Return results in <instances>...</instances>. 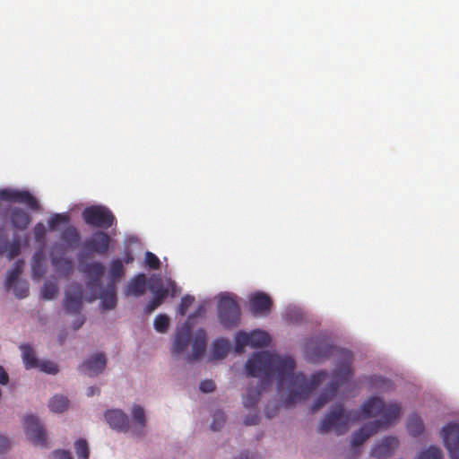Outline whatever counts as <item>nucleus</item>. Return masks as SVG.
Segmentation results:
<instances>
[{
	"mask_svg": "<svg viewBox=\"0 0 459 459\" xmlns=\"http://www.w3.org/2000/svg\"><path fill=\"white\" fill-rule=\"evenodd\" d=\"M195 298L190 295H186L181 299L178 306V312L181 316H185L188 310V307L194 303Z\"/></svg>",
	"mask_w": 459,
	"mask_h": 459,
	"instance_id": "43",
	"label": "nucleus"
},
{
	"mask_svg": "<svg viewBox=\"0 0 459 459\" xmlns=\"http://www.w3.org/2000/svg\"><path fill=\"white\" fill-rule=\"evenodd\" d=\"M247 375L259 377L255 387H248L243 403L246 408H254L260 396L272 384L276 374L278 392L286 390V395L281 394L286 407L306 400L326 378L325 371H318L307 378L301 373H294L295 361L290 357H281L269 351L254 353L245 365Z\"/></svg>",
	"mask_w": 459,
	"mask_h": 459,
	"instance_id": "1",
	"label": "nucleus"
},
{
	"mask_svg": "<svg viewBox=\"0 0 459 459\" xmlns=\"http://www.w3.org/2000/svg\"><path fill=\"white\" fill-rule=\"evenodd\" d=\"M58 292V287L56 282L47 281L41 290L42 296L45 299H52Z\"/></svg>",
	"mask_w": 459,
	"mask_h": 459,
	"instance_id": "36",
	"label": "nucleus"
},
{
	"mask_svg": "<svg viewBox=\"0 0 459 459\" xmlns=\"http://www.w3.org/2000/svg\"><path fill=\"white\" fill-rule=\"evenodd\" d=\"M250 309L255 316H267L271 312L273 301L264 292H255L249 297Z\"/></svg>",
	"mask_w": 459,
	"mask_h": 459,
	"instance_id": "12",
	"label": "nucleus"
},
{
	"mask_svg": "<svg viewBox=\"0 0 459 459\" xmlns=\"http://www.w3.org/2000/svg\"><path fill=\"white\" fill-rule=\"evenodd\" d=\"M30 204V207L31 209H37L39 207V203H36V202H33V203H28Z\"/></svg>",
	"mask_w": 459,
	"mask_h": 459,
	"instance_id": "60",
	"label": "nucleus"
},
{
	"mask_svg": "<svg viewBox=\"0 0 459 459\" xmlns=\"http://www.w3.org/2000/svg\"><path fill=\"white\" fill-rule=\"evenodd\" d=\"M52 265L56 271L62 276L67 277L73 273V263L71 260L64 257H53Z\"/></svg>",
	"mask_w": 459,
	"mask_h": 459,
	"instance_id": "24",
	"label": "nucleus"
},
{
	"mask_svg": "<svg viewBox=\"0 0 459 459\" xmlns=\"http://www.w3.org/2000/svg\"><path fill=\"white\" fill-rule=\"evenodd\" d=\"M235 341L236 352L241 353L246 346L250 345L249 333L240 331L237 333Z\"/></svg>",
	"mask_w": 459,
	"mask_h": 459,
	"instance_id": "35",
	"label": "nucleus"
},
{
	"mask_svg": "<svg viewBox=\"0 0 459 459\" xmlns=\"http://www.w3.org/2000/svg\"><path fill=\"white\" fill-rule=\"evenodd\" d=\"M361 418V410L346 411L342 403L331 406L318 426V433L325 434L333 430L336 435H344L350 429V423Z\"/></svg>",
	"mask_w": 459,
	"mask_h": 459,
	"instance_id": "5",
	"label": "nucleus"
},
{
	"mask_svg": "<svg viewBox=\"0 0 459 459\" xmlns=\"http://www.w3.org/2000/svg\"><path fill=\"white\" fill-rule=\"evenodd\" d=\"M37 368L47 374L56 375L58 373V366L51 360H39Z\"/></svg>",
	"mask_w": 459,
	"mask_h": 459,
	"instance_id": "38",
	"label": "nucleus"
},
{
	"mask_svg": "<svg viewBox=\"0 0 459 459\" xmlns=\"http://www.w3.org/2000/svg\"><path fill=\"white\" fill-rule=\"evenodd\" d=\"M9 446H10L9 440L4 436H0V454L6 451L9 448Z\"/></svg>",
	"mask_w": 459,
	"mask_h": 459,
	"instance_id": "52",
	"label": "nucleus"
},
{
	"mask_svg": "<svg viewBox=\"0 0 459 459\" xmlns=\"http://www.w3.org/2000/svg\"><path fill=\"white\" fill-rule=\"evenodd\" d=\"M259 422V415L257 412L248 414L245 420L244 424L246 426L256 425Z\"/></svg>",
	"mask_w": 459,
	"mask_h": 459,
	"instance_id": "49",
	"label": "nucleus"
},
{
	"mask_svg": "<svg viewBox=\"0 0 459 459\" xmlns=\"http://www.w3.org/2000/svg\"><path fill=\"white\" fill-rule=\"evenodd\" d=\"M106 364L107 359L105 355L102 353H96L84 361L80 368L90 377H95L104 370Z\"/></svg>",
	"mask_w": 459,
	"mask_h": 459,
	"instance_id": "17",
	"label": "nucleus"
},
{
	"mask_svg": "<svg viewBox=\"0 0 459 459\" xmlns=\"http://www.w3.org/2000/svg\"><path fill=\"white\" fill-rule=\"evenodd\" d=\"M82 272L87 276V287L90 290V296L86 299L88 302L100 299L103 310H113L117 305V284L125 275L126 269L123 261L114 258L110 261L108 268V281L102 286L100 280L105 273V267L100 262L87 263L83 265Z\"/></svg>",
	"mask_w": 459,
	"mask_h": 459,
	"instance_id": "2",
	"label": "nucleus"
},
{
	"mask_svg": "<svg viewBox=\"0 0 459 459\" xmlns=\"http://www.w3.org/2000/svg\"><path fill=\"white\" fill-rule=\"evenodd\" d=\"M69 404V401L63 395H55L48 403L49 409L54 412L61 413L65 411Z\"/></svg>",
	"mask_w": 459,
	"mask_h": 459,
	"instance_id": "29",
	"label": "nucleus"
},
{
	"mask_svg": "<svg viewBox=\"0 0 459 459\" xmlns=\"http://www.w3.org/2000/svg\"><path fill=\"white\" fill-rule=\"evenodd\" d=\"M145 264L147 266H149L151 269L157 270L160 268V259L156 255L153 253L147 251L145 253V258H144Z\"/></svg>",
	"mask_w": 459,
	"mask_h": 459,
	"instance_id": "42",
	"label": "nucleus"
},
{
	"mask_svg": "<svg viewBox=\"0 0 459 459\" xmlns=\"http://www.w3.org/2000/svg\"><path fill=\"white\" fill-rule=\"evenodd\" d=\"M407 429L414 437L421 435L424 431V423L422 419L417 414L411 415L408 419Z\"/></svg>",
	"mask_w": 459,
	"mask_h": 459,
	"instance_id": "27",
	"label": "nucleus"
},
{
	"mask_svg": "<svg viewBox=\"0 0 459 459\" xmlns=\"http://www.w3.org/2000/svg\"><path fill=\"white\" fill-rule=\"evenodd\" d=\"M218 319L224 328L231 329L240 322L241 311L237 296L222 292L218 296Z\"/></svg>",
	"mask_w": 459,
	"mask_h": 459,
	"instance_id": "6",
	"label": "nucleus"
},
{
	"mask_svg": "<svg viewBox=\"0 0 459 459\" xmlns=\"http://www.w3.org/2000/svg\"><path fill=\"white\" fill-rule=\"evenodd\" d=\"M61 238L68 246H74L79 242L80 236L77 230L74 227L68 226L63 230Z\"/></svg>",
	"mask_w": 459,
	"mask_h": 459,
	"instance_id": "31",
	"label": "nucleus"
},
{
	"mask_svg": "<svg viewBox=\"0 0 459 459\" xmlns=\"http://www.w3.org/2000/svg\"><path fill=\"white\" fill-rule=\"evenodd\" d=\"M333 350V345L330 339L326 337L316 336L309 339L305 345V353L308 360L313 363L328 359Z\"/></svg>",
	"mask_w": 459,
	"mask_h": 459,
	"instance_id": "7",
	"label": "nucleus"
},
{
	"mask_svg": "<svg viewBox=\"0 0 459 459\" xmlns=\"http://www.w3.org/2000/svg\"><path fill=\"white\" fill-rule=\"evenodd\" d=\"M399 441L394 437H386L380 443L375 445L371 450V455L376 458H386L391 456L397 448Z\"/></svg>",
	"mask_w": 459,
	"mask_h": 459,
	"instance_id": "16",
	"label": "nucleus"
},
{
	"mask_svg": "<svg viewBox=\"0 0 459 459\" xmlns=\"http://www.w3.org/2000/svg\"><path fill=\"white\" fill-rule=\"evenodd\" d=\"M441 435L450 457L459 459V423H448L442 429Z\"/></svg>",
	"mask_w": 459,
	"mask_h": 459,
	"instance_id": "9",
	"label": "nucleus"
},
{
	"mask_svg": "<svg viewBox=\"0 0 459 459\" xmlns=\"http://www.w3.org/2000/svg\"><path fill=\"white\" fill-rule=\"evenodd\" d=\"M207 336L204 329H198L192 342V353L187 355L186 360L192 363L199 359L206 351Z\"/></svg>",
	"mask_w": 459,
	"mask_h": 459,
	"instance_id": "15",
	"label": "nucleus"
},
{
	"mask_svg": "<svg viewBox=\"0 0 459 459\" xmlns=\"http://www.w3.org/2000/svg\"><path fill=\"white\" fill-rule=\"evenodd\" d=\"M132 416L140 427L139 430L134 429V432L135 435H141L145 427L146 422L145 413L143 407H141L140 405H134L132 409Z\"/></svg>",
	"mask_w": 459,
	"mask_h": 459,
	"instance_id": "30",
	"label": "nucleus"
},
{
	"mask_svg": "<svg viewBox=\"0 0 459 459\" xmlns=\"http://www.w3.org/2000/svg\"><path fill=\"white\" fill-rule=\"evenodd\" d=\"M123 263L129 264L134 262V256L129 250L125 251Z\"/></svg>",
	"mask_w": 459,
	"mask_h": 459,
	"instance_id": "55",
	"label": "nucleus"
},
{
	"mask_svg": "<svg viewBox=\"0 0 459 459\" xmlns=\"http://www.w3.org/2000/svg\"><path fill=\"white\" fill-rule=\"evenodd\" d=\"M12 287H13V292L16 297L23 299L29 294V284L27 281H17Z\"/></svg>",
	"mask_w": 459,
	"mask_h": 459,
	"instance_id": "39",
	"label": "nucleus"
},
{
	"mask_svg": "<svg viewBox=\"0 0 459 459\" xmlns=\"http://www.w3.org/2000/svg\"><path fill=\"white\" fill-rule=\"evenodd\" d=\"M82 307V288L79 283H72L65 292V307L68 313L80 315Z\"/></svg>",
	"mask_w": 459,
	"mask_h": 459,
	"instance_id": "11",
	"label": "nucleus"
},
{
	"mask_svg": "<svg viewBox=\"0 0 459 459\" xmlns=\"http://www.w3.org/2000/svg\"><path fill=\"white\" fill-rule=\"evenodd\" d=\"M148 289L154 296L162 295V298H167L169 293V288L164 285L160 277H152L148 282Z\"/></svg>",
	"mask_w": 459,
	"mask_h": 459,
	"instance_id": "26",
	"label": "nucleus"
},
{
	"mask_svg": "<svg viewBox=\"0 0 459 459\" xmlns=\"http://www.w3.org/2000/svg\"><path fill=\"white\" fill-rule=\"evenodd\" d=\"M84 322H85L84 316L78 315V316L75 318V320L73 323L74 330L76 331V330L80 329L82 326V325L84 324Z\"/></svg>",
	"mask_w": 459,
	"mask_h": 459,
	"instance_id": "54",
	"label": "nucleus"
},
{
	"mask_svg": "<svg viewBox=\"0 0 459 459\" xmlns=\"http://www.w3.org/2000/svg\"><path fill=\"white\" fill-rule=\"evenodd\" d=\"M230 351V343L224 338H218L214 340L212 347V353L213 359H221L227 357Z\"/></svg>",
	"mask_w": 459,
	"mask_h": 459,
	"instance_id": "23",
	"label": "nucleus"
},
{
	"mask_svg": "<svg viewBox=\"0 0 459 459\" xmlns=\"http://www.w3.org/2000/svg\"><path fill=\"white\" fill-rule=\"evenodd\" d=\"M202 309H203V307H198V309H197V311H196V314H197V313H200V312L202 311Z\"/></svg>",
	"mask_w": 459,
	"mask_h": 459,
	"instance_id": "61",
	"label": "nucleus"
},
{
	"mask_svg": "<svg viewBox=\"0 0 459 459\" xmlns=\"http://www.w3.org/2000/svg\"><path fill=\"white\" fill-rule=\"evenodd\" d=\"M9 382V376L5 369L0 366V384L3 385H7Z\"/></svg>",
	"mask_w": 459,
	"mask_h": 459,
	"instance_id": "51",
	"label": "nucleus"
},
{
	"mask_svg": "<svg viewBox=\"0 0 459 459\" xmlns=\"http://www.w3.org/2000/svg\"><path fill=\"white\" fill-rule=\"evenodd\" d=\"M0 201H37L28 190L4 188L0 190Z\"/></svg>",
	"mask_w": 459,
	"mask_h": 459,
	"instance_id": "20",
	"label": "nucleus"
},
{
	"mask_svg": "<svg viewBox=\"0 0 459 459\" xmlns=\"http://www.w3.org/2000/svg\"><path fill=\"white\" fill-rule=\"evenodd\" d=\"M109 245L110 238L103 231L95 232L91 238L84 242V247L87 250L99 255H105L109 249Z\"/></svg>",
	"mask_w": 459,
	"mask_h": 459,
	"instance_id": "13",
	"label": "nucleus"
},
{
	"mask_svg": "<svg viewBox=\"0 0 459 459\" xmlns=\"http://www.w3.org/2000/svg\"><path fill=\"white\" fill-rule=\"evenodd\" d=\"M7 235L4 229L0 228V255L7 249Z\"/></svg>",
	"mask_w": 459,
	"mask_h": 459,
	"instance_id": "48",
	"label": "nucleus"
},
{
	"mask_svg": "<svg viewBox=\"0 0 459 459\" xmlns=\"http://www.w3.org/2000/svg\"><path fill=\"white\" fill-rule=\"evenodd\" d=\"M20 349L22 351V358L26 369L37 368L39 359L36 357L33 348L30 344H22Z\"/></svg>",
	"mask_w": 459,
	"mask_h": 459,
	"instance_id": "21",
	"label": "nucleus"
},
{
	"mask_svg": "<svg viewBox=\"0 0 459 459\" xmlns=\"http://www.w3.org/2000/svg\"><path fill=\"white\" fill-rule=\"evenodd\" d=\"M8 260H12L20 254V243L14 241L13 243L7 242V249L5 250Z\"/></svg>",
	"mask_w": 459,
	"mask_h": 459,
	"instance_id": "45",
	"label": "nucleus"
},
{
	"mask_svg": "<svg viewBox=\"0 0 459 459\" xmlns=\"http://www.w3.org/2000/svg\"><path fill=\"white\" fill-rule=\"evenodd\" d=\"M24 428L27 437L35 446H45L46 431L37 417L33 415L26 416L24 419Z\"/></svg>",
	"mask_w": 459,
	"mask_h": 459,
	"instance_id": "10",
	"label": "nucleus"
},
{
	"mask_svg": "<svg viewBox=\"0 0 459 459\" xmlns=\"http://www.w3.org/2000/svg\"><path fill=\"white\" fill-rule=\"evenodd\" d=\"M267 417H268V418H271V417H273V415H271V414L267 413Z\"/></svg>",
	"mask_w": 459,
	"mask_h": 459,
	"instance_id": "62",
	"label": "nucleus"
},
{
	"mask_svg": "<svg viewBox=\"0 0 459 459\" xmlns=\"http://www.w3.org/2000/svg\"><path fill=\"white\" fill-rule=\"evenodd\" d=\"M291 314H294L295 321H299L301 318V315L296 310L288 311L286 314L287 317L292 320V318L290 317Z\"/></svg>",
	"mask_w": 459,
	"mask_h": 459,
	"instance_id": "57",
	"label": "nucleus"
},
{
	"mask_svg": "<svg viewBox=\"0 0 459 459\" xmlns=\"http://www.w3.org/2000/svg\"><path fill=\"white\" fill-rule=\"evenodd\" d=\"M35 239L38 242L43 243L46 234V228L42 223H38L33 230Z\"/></svg>",
	"mask_w": 459,
	"mask_h": 459,
	"instance_id": "46",
	"label": "nucleus"
},
{
	"mask_svg": "<svg viewBox=\"0 0 459 459\" xmlns=\"http://www.w3.org/2000/svg\"><path fill=\"white\" fill-rule=\"evenodd\" d=\"M11 221L15 228L23 230L30 224V217L28 212L21 209H13L11 213Z\"/></svg>",
	"mask_w": 459,
	"mask_h": 459,
	"instance_id": "25",
	"label": "nucleus"
},
{
	"mask_svg": "<svg viewBox=\"0 0 459 459\" xmlns=\"http://www.w3.org/2000/svg\"><path fill=\"white\" fill-rule=\"evenodd\" d=\"M167 288H169L172 297H176L178 295V287L175 281L169 280L167 282Z\"/></svg>",
	"mask_w": 459,
	"mask_h": 459,
	"instance_id": "53",
	"label": "nucleus"
},
{
	"mask_svg": "<svg viewBox=\"0 0 459 459\" xmlns=\"http://www.w3.org/2000/svg\"><path fill=\"white\" fill-rule=\"evenodd\" d=\"M234 459H250V458L247 454H240L238 457H235Z\"/></svg>",
	"mask_w": 459,
	"mask_h": 459,
	"instance_id": "59",
	"label": "nucleus"
},
{
	"mask_svg": "<svg viewBox=\"0 0 459 459\" xmlns=\"http://www.w3.org/2000/svg\"><path fill=\"white\" fill-rule=\"evenodd\" d=\"M418 459H443V452L440 447L430 446L428 449L420 452Z\"/></svg>",
	"mask_w": 459,
	"mask_h": 459,
	"instance_id": "34",
	"label": "nucleus"
},
{
	"mask_svg": "<svg viewBox=\"0 0 459 459\" xmlns=\"http://www.w3.org/2000/svg\"><path fill=\"white\" fill-rule=\"evenodd\" d=\"M69 218L65 214H56L50 218L48 224L51 229L55 230L61 224H66Z\"/></svg>",
	"mask_w": 459,
	"mask_h": 459,
	"instance_id": "44",
	"label": "nucleus"
},
{
	"mask_svg": "<svg viewBox=\"0 0 459 459\" xmlns=\"http://www.w3.org/2000/svg\"><path fill=\"white\" fill-rule=\"evenodd\" d=\"M165 300V298H162V295L160 296H154L153 298L149 301V303L146 305L144 311L146 314L152 313L158 307H160L163 301Z\"/></svg>",
	"mask_w": 459,
	"mask_h": 459,
	"instance_id": "41",
	"label": "nucleus"
},
{
	"mask_svg": "<svg viewBox=\"0 0 459 459\" xmlns=\"http://www.w3.org/2000/svg\"><path fill=\"white\" fill-rule=\"evenodd\" d=\"M250 346L254 348L266 347L271 342L270 335L262 330H254L249 333Z\"/></svg>",
	"mask_w": 459,
	"mask_h": 459,
	"instance_id": "22",
	"label": "nucleus"
},
{
	"mask_svg": "<svg viewBox=\"0 0 459 459\" xmlns=\"http://www.w3.org/2000/svg\"><path fill=\"white\" fill-rule=\"evenodd\" d=\"M146 286V275L144 273H139L129 280L125 288V295L126 297H141L145 293Z\"/></svg>",
	"mask_w": 459,
	"mask_h": 459,
	"instance_id": "19",
	"label": "nucleus"
},
{
	"mask_svg": "<svg viewBox=\"0 0 459 459\" xmlns=\"http://www.w3.org/2000/svg\"><path fill=\"white\" fill-rule=\"evenodd\" d=\"M43 259V254L41 251L36 252L32 258V274L34 277H41L45 273L42 267L41 261Z\"/></svg>",
	"mask_w": 459,
	"mask_h": 459,
	"instance_id": "33",
	"label": "nucleus"
},
{
	"mask_svg": "<svg viewBox=\"0 0 459 459\" xmlns=\"http://www.w3.org/2000/svg\"><path fill=\"white\" fill-rule=\"evenodd\" d=\"M74 450L78 459H89V444L85 439H77L74 443Z\"/></svg>",
	"mask_w": 459,
	"mask_h": 459,
	"instance_id": "32",
	"label": "nucleus"
},
{
	"mask_svg": "<svg viewBox=\"0 0 459 459\" xmlns=\"http://www.w3.org/2000/svg\"><path fill=\"white\" fill-rule=\"evenodd\" d=\"M23 270V262L19 260L14 263L13 267L7 272L6 279H5V286L9 290L14 283L18 281V277L22 273Z\"/></svg>",
	"mask_w": 459,
	"mask_h": 459,
	"instance_id": "28",
	"label": "nucleus"
},
{
	"mask_svg": "<svg viewBox=\"0 0 459 459\" xmlns=\"http://www.w3.org/2000/svg\"><path fill=\"white\" fill-rule=\"evenodd\" d=\"M191 326L188 323L183 324L178 327L175 339L172 345V355H179L184 352L190 342Z\"/></svg>",
	"mask_w": 459,
	"mask_h": 459,
	"instance_id": "14",
	"label": "nucleus"
},
{
	"mask_svg": "<svg viewBox=\"0 0 459 459\" xmlns=\"http://www.w3.org/2000/svg\"><path fill=\"white\" fill-rule=\"evenodd\" d=\"M225 421L226 417L224 412L221 411H215L211 424L212 429L214 431L220 430L224 426Z\"/></svg>",
	"mask_w": 459,
	"mask_h": 459,
	"instance_id": "40",
	"label": "nucleus"
},
{
	"mask_svg": "<svg viewBox=\"0 0 459 459\" xmlns=\"http://www.w3.org/2000/svg\"><path fill=\"white\" fill-rule=\"evenodd\" d=\"M400 414L401 407L398 403H390L385 404L379 397H370L361 405V418L380 416L381 419L367 422L358 431L354 432L351 437V446L353 447L359 446L381 428L385 429L394 423L399 419Z\"/></svg>",
	"mask_w": 459,
	"mask_h": 459,
	"instance_id": "3",
	"label": "nucleus"
},
{
	"mask_svg": "<svg viewBox=\"0 0 459 459\" xmlns=\"http://www.w3.org/2000/svg\"><path fill=\"white\" fill-rule=\"evenodd\" d=\"M340 356V360L333 371V378L325 390L312 405V412L317 411L325 404L329 403L336 395L339 387L348 383L353 377L354 373L351 365L354 358L352 352L347 350H342Z\"/></svg>",
	"mask_w": 459,
	"mask_h": 459,
	"instance_id": "4",
	"label": "nucleus"
},
{
	"mask_svg": "<svg viewBox=\"0 0 459 459\" xmlns=\"http://www.w3.org/2000/svg\"><path fill=\"white\" fill-rule=\"evenodd\" d=\"M82 217L87 224L102 229H108L115 221L112 212L101 206L86 208L82 212Z\"/></svg>",
	"mask_w": 459,
	"mask_h": 459,
	"instance_id": "8",
	"label": "nucleus"
},
{
	"mask_svg": "<svg viewBox=\"0 0 459 459\" xmlns=\"http://www.w3.org/2000/svg\"><path fill=\"white\" fill-rule=\"evenodd\" d=\"M108 425L119 431L126 432L129 429V419L121 410H110L105 413Z\"/></svg>",
	"mask_w": 459,
	"mask_h": 459,
	"instance_id": "18",
	"label": "nucleus"
},
{
	"mask_svg": "<svg viewBox=\"0 0 459 459\" xmlns=\"http://www.w3.org/2000/svg\"><path fill=\"white\" fill-rule=\"evenodd\" d=\"M215 389V384L212 380H204L200 384V390L203 393H212Z\"/></svg>",
	"mask_w": 459,
	"mask_h": 459,
	"instance_id": "47",
	"label": "nucleus"
},
{
	"mask_svg": "<svg viewBox=\"0 0 459 459\" xmlns=\"http://www.w3.org/2000/svg\"><path fill=\"white\" fill-rule=\"evenodd\" d=\"M53 459H73L71 453L65 450H56L52 454Z\"/></svg>",
	"mask_w": 459,
	"mask_h": 459,
	"instance_id": "50",
	"label": "nucleus"
},
{
	"mask_svg": "<svg viewBox=\"0 0 459 459\" xmlns=\"http://www.w3.org/2000/svg\"><path fill=\"white\" fill-rule=\"evenodd\" d=\"M138 241H139L138 238H137V237H134V236L130 237V238H127V242H128L129 244L138 243Z\"/></svg>",
	"mask_w": 459,
	"mask_h": 459,
	"instance_id": "58",
	"label": "nucleus"
},
{
	"mask_svg": "<svg viewBox=\"0 0 459 459\" xmlns=\"http://www.w3.org/2000/svg\"><path fill=\"white\" fill-rule=\"evenodd\" d=\"M100 394V389L96 386H89L87 388L86 394L89 397L93 396L94 394Z\"/></svg>",
	"mask_w": 459,
	"mask_h": 459,
	"instance_id": "56",
	"label": "nucleus"
},
{
	"mask_svg": "<svg viewBox=\"0 0 459 459\" xmlns=\"http://www.w3.org/2000/svg\"><path fill=\"white\" fill-rule=\"evenodd\" d=\"M169 325V318L167 315L160 314L154 319V328L159 333H165Z\"/></svg>",
	"mask_w": 459,
	"mask_h": 459,
	"instance_id": "37",
	"label": "nucleus"
}]
</instances>
